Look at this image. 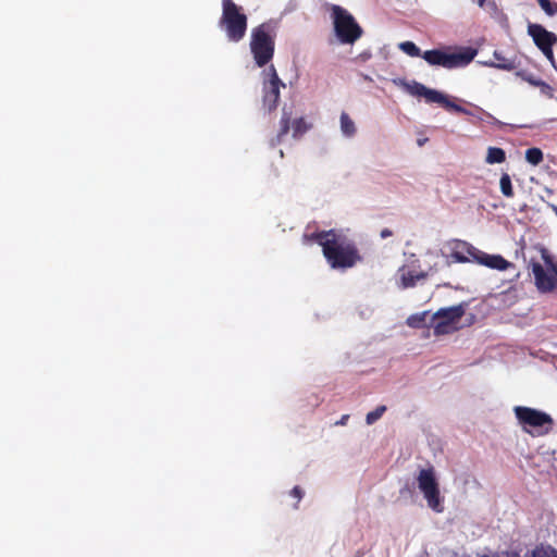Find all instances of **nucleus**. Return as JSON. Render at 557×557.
<instances>
[{
    "label": "nucleus",
    "mask_w": 557,
    "mask_h": 557,
    "mask_svg": "<svg viewBox=\"0 0 557 557\" xmlns=\"http://www.w3.org/2000/svg\"><path fill=\"white\" fill-rule=\"evenodd\" d=\"M399 49L410 57H421L420 48L412 41H404L399 44Z\"/></svg>",
    "instance_id": "26"
},
{
    "label": "nucleus",
    "mask_w": 557,
    "mask_h": 557,
    "mask_svg": "<svg viewBox=\"0 0 557 557\" xmlns=\"http://www.w3.org/2000/svg\"><path fill=\"white\" fill-rule=\"evenodd\" d=\"M476 263L499 271L507 270L511 265V263L500 255H487L481 250L479 251Z\"/></svg>",
    "instance_id": "14"
},
{
    "label": "nucleus",
    "mask_w": 557,
    "mask_h": 557,
    "mask_svg": "<svg viewBox=\"0 0 557 557\" xmlns=\"http://www.w3.org/2000/svg\"><path fill=\"white\" fill-rule=\"evenodd\" d=\"M479 249L467 242L456 239L450 244V258L458 263L476 262Z\"/></svg>",
    "instance_id": "12"
},
{
    "label": "nucleus",
    "mask_w": 557,
    "mask_h": 557,
    "mask_svg": "<svg viewBox=\"0 0 557 557\" xmlns=\"http://www.w3.org/2000/svg\"><path fill=\"white\" fill-rule=\"evenodd\" d=\"M475 54V50L470 48L454 53H446L442 50L433 49L424 51L421 57L430 65H438L450 70L468 65L474 59Z\"/></svg>",
    "instance_id": "10"
},
{
    "label": "nucleus",
    "mask_w": 557,
    "mask_h": 557,
    "mask_svg": "<svg viewBox=\"0 0 557 557\" xmlns=\"http://www.w3.org/2000/svg\"><path fill=\"white\" fill-rule=\"evenodd\" d=\"M418 487L423 494L428 506L435 512L444 511V497L441 496L440 484L433 466L421 469L417 475Z\"/></svg>",
    "instance_id": "6"
},
{
    "label": "nucleus",
    "mask_w": 557,
    "mask_h": 557,
    "mask_svg": "<svg viewBox=\"0 0 557 557\" xmlns=\"http://www.w3.org/2000/svg\"><path fill=\"white\" fill-rule=\"evenodd\" d=\"M341 131L347 137H351L356 134L355 123L346 112H342L341 114Z\"/></svg>",
    "instance_id": "19"
},
{
    "label": "nucleus",
    "mask_w": 557,
    "mask_h": 557,
    "mask_svg": "<svg viewBox=\"0 0 557 557\" xmlns=\"http://www.w3.org/2000/svg\"><path fill=\"white\" fill-rule=\"evenodd\" d=\"M334 236H335V231L330 230V231L317 232V233L311 234L310 236L305 235V238H307L309 240L317 242L323 248V243L330 242V239Z\"/></svg>",
    "instance_id": "20"
},
{
    "label": "nucleus",
    "mask_w": 557,
    "mask_h": 557,
    "mask_svg": "<svg viewBox=\"0 0 557 557\" xmlns=\"http://www.w3.org/2000/svg\"><path fill=\"white\" fill-rule=\"evenodd\" d=\"M499 186L502 194L507 198H512L515 196L511 178L508 173H503L499 180Z\"/></svg>",
    "instance_id": "21"
},
{
    "label": "nucleus",
    "mask_w": 557,
    "mask_h": 557,
    "mask_svg": "<svg viewBox=\"0 0 557 557\" xmlns=\"http://www.w3.org/2000/svg\"><path fill=\"white\" fill-rule=\"evenodd\" d=\"M323 256L333 269H349L362 260L356 244L336 233L323 243Z\"/></svg>",
    "instance_id": "1"
},
{
    "label": "nucleus",
    "mask_w": 557,
    "mask_h": 557,
    "mask_svg": "<svg viewBox=\"0 0 557 557\" xmlns=\"http://www.w3.org/2000/svg\"><path fill=\"white\" fill-rule=\"evenodd\" d=\"M332 17L336 36L341 42L354 44L361 37L362 28L347 10L339 5H333Z\"/></svg>",
    "instance_id": "7"
},
{
    "label": "nucleus",
    "mask_w": 557,
    "mask_h": 557,
    "mask_svg": "<svg viewBox=\"0 0 557 557\" xmlns=\"http://www.w3.org/2000/svg\"><path fill=\"white\" fill-rule=\"evenodd\" d=\"M513 412L523 430L528 433H532L528 429L531 428L536 430L537 434H546L554 424L553 418L548 413L531 407L516 406Z\"/></svg>",
    "instance_id": "9"
},
{
    "label": "nucleus",
    "mask_w": 557,
    "mask_h": 557,
    "mask_svg": "<svg viewBox=\"0 0 557 557\" xmlns=\"http://www.w3.org/2000/svg\"><path fill=\"white\" fill-rule=\"evenodd\" d=\"M506 160V152L504 149L498 147H490L487 149V156L485 161L488 164L503 163Z\"/></svg>",
    "instance_id": "18"
},
{
    "label": "nucleus",
    "mask_w": 557,
    "mask_h": 557,
    "mask_svg": "<svg viewBox=\"0 0 557 557\" xmlns=\"http://www.w3.org/2000/svg\"><path fill=\"white\" fill-rule=\"evenodd\" d=\"M541 9L548 15L557 14V2L550 0H536Z\"/></svg>",
    "instance_id": "28"
},
{
    "label": "nucleus",
    "mask_w": 557,
    "mask_h": 557,
    "mask_svg": "<svg viewBox=\"0 0 557 557\" xmlns=\"http://www.w3.org/2000/svg\"><path fill=\"white\" fill-rule=\"evenodd\" d=\"M476 110H478L479 112L483 113V114H486V112H485L483 109H481V108H476Z\"/></svg>",
    "instance_id": "35"
},
{
    "label": "nucleus",
    "mask_w": 557,
    "mask_h": 557,
    "mask_svg": "<svg viewBox=\"0 0 557 557\" xmlns=\"http://www.w3.org/2000/svg\"><path fill=\"white\" fill-rule=\"evenodd\" d=\"M290 116L292 113L288 112L285 108L282 112V117L280 121V131L276 136V143L280 144L283 139V137L289 132L290 128Z\"/></svg>",
    "instance_id": "17"
},
{
    "label": "nucleus",
    "mask_w": 557,
    "mask_h": 557,
    "mask_svg": "<svg viewBox=\"0 0 557 557\" xmlns=\"http://www.w3.org/2000/svg\"><path fill=\"white\" fill-rule=\"evenodd\" d=\"M219 25L225 32L230 41L238 42L247 32V15L243 12L242 7L233 0H222V15Z\"/></svg>",
    "instance_id": "3"
},
{
    "label": "nucleus",
    "mask_w": 557,
    "mask_h": 557,
    "mask_svg": "<svg viewBox=\"0 0 557 557\" xmlns=\"http://www.w3.org/2000/svg\"><path fill=\"white\" fill-rule=\"evenodd\" d=\"M386 411V406L381 405L376 407L374 410L367 413L366 421L369 425L376 422Z\"/></svg>",
    "instance_id": "27"
},
{
    "label": "nucleus",
    "mask_w": 557,
    "mask_h": 557,
    "mask_svg": "<svg viewBox=\"0 0 557 557\" xmlns=\"http://www.w3.org/2000/svg\"><path fill=\"white\" fill-rule=\"evenodd\" d=\"M290 494L293 497H295L297 499V504L300 502V499L302 498L304 496V492L299 487V486H295L292 491H290Z\"/></svg>",
    "instance_id": "30"
},
{
    "label": "nucleus",
    "mask_w": 557,
    "mask_h": 557,
    "mask_svg": "<svg viewBox=\"0 0 557 557\" xmlns=\"http://www.w3.org/2000/svg\"><path fill=\"white\" fill-rule=\"evenodd\" d=\"M348 419H349V414H344L335 424L336 425H346Z\"/></svg>",
    "instance_id": "32"
},
{
    "label": "nucleus",
    "mask_w": 557,
    "mask_h": 557,
    "mask_svg": "<svg viewBox=\"0 0 557 557\" xmlns=\"http://www.w3.org/2000/svg\"><path fill=\"white\" fill-rule=\"evenodd\" d=\"M541 257L544 267L539 261H530L534 284L540 293L557 292V258L546 248L541 249Z\"/></svg>",
    "instance_id": "4"
},
{
    "label": "nucleus",
    "mask_w": 557,
    "mask_h": 557,
    "mask_svg": "<svg viewBox=\"0 0 557 557\" xmlns=\"http://www.w3.org/2000/svg\"><path fill=\"white\" fill-rule=\"evenodd\" d=\"M268 74H269V81H267L265 83H273L275 75H277V72H276L274 65H271L269 67Z\"/></svg>",
    "instance_id": "31"
},
{
    "label": "nucleus",
    "mask_w": 557,
    "mask_h": 557,
    "mask_svg": "<svg viewBox=\"0 0 557 557\" xmlns=\"http://www.w3.org/2000/svg\"><path fill=\"white\" fill-rule=\"evenodd\" d=\"M406 88L410 95L416 97H422L428 103H437L442 108L450 112L473 115V113L470 110L451 101L447 95L436 89H431L421 83L413 82L412 84H408Z\"/></svg>",
    "instance_id": "8"
},
{
    "label": "nucleus",
    "mask_w": 557,
    "mask_h": 557,
    "mask_svg": "<svg viewBox=\"0 0 557 557\" xmlns=\"http://www.w3.org/2000/svg\"><path fill=\"white\" fill-rule=\"evenodd\" d=\"M309 127L310 126L307 124V122L305 121L304 117L296 119L292 125L293 137L294 138L301 137L309 129Z\"/></svg>",
    "instance_id": "25"
},
{
    "label": "nucleus",
    "mask_w": 557,
    "mask_h": 557,
    "mask_svg": "<svg viewBox=\"0 0 557 557\" xmlns=\"http://www.w3.org/2000/svg\"><path fill=\"white\" fill-rule=\"evenodd\" d=\"M467 304L441 308L431 315V326L435 336L451 334L459 330V323L465 315Z\"/></svg>",
    "instance_id": "5"
},
{
    "label": "nucleus",
    "mask_w": 557,
    "mask_h": 557,
    "mask_svg": "<svg viewBox=\"0 0 557 557\" xmlns=\"http://www.w3.org/2000/svg\"><path fill=\"white\" fill-rule=\"evenodd\" d=\"M528 35L532 37L535 46L542 53L554 63L553 47L557 44V35L548 32L543 25L535 23L528 25Z\"/></svg>",
    "instance_id": "11"
},
{
    "label": "nucleus",
    "mask_w": 557,
    "mask_h": 557,
    "mask_svg": "<svg viewBox=\"0 0 557 557\" xmlns=\"http://www.w3.org/2000/svg\"><path fill=\"white\" fill-rule=\"evenodd\" d=\"M285 84L275 75L273 83L263 84V106L271 112L277 108L280 101V88Z\"/></svg>",
    "instance_id": "13"
},
{
    "label": "nucleus",
    "mask_w": 557,
    "mask_h": 557,
    "mask_svg": "<svg viewBox=\"0 0 557 557\" xmlns=\"http://www.w3.org/2000/svg\"><path fill=\"white\" fill-rule=\"evenodd\" d=\"M543 159V151L540 148L532 147L525 151V160L532 165H539Z\"/></svg>",
    "instance_id": "22"
},
{
    "label": "nucleus",
    "mask_w": 557,
    "mask_h": 557,
    "mask_svg": "<svg viewBox=\"0 0 557 557\" xmlns=\"http://www.w3.org/2000/svg\"><path fill=\"white\" fill-rule=\"evenodd\" d=\"M426 140H428V138H420V139H418V145L421 147L425 144Z\"/></svg>",
    "instance_id": "34"
},
{
    "label": "nucleus",
    "mask_w": 557,
    "mask_h": 557,
    "mask_svg": "<svg viewBox=\"0 0 557 557\" xmlns=\"http://www.w3.org/2000/svg\"><path fill=\"white\" fill-rule=\"evenodd\" d=\"M424 273H414L412 271H408L401 275V282L404 287H412L416 285L418 280L424 278Z\"/></svg>",
    "instance_id": "24"
},
{
    "label": "nucleus",
    "mask_w": 557,
    "mask_h": 557,
    "mask_svg": "<svg viewBox=\"0 0 557 557\" xmlns=\"http://www.w3.org/2000/svg\"><path fill=\"white\" fill-rule=\"evenodd\" d=\"M406 323L412 329L432 327L429 311L411 314L408 317Z\"/></svg>",
    "instance_id": "16"
},
{
    "label": "nucleus",
    "mask_w": 557,
    "mask_h": 557,
    "mask_svg": "<svg viewBox=\"0 0 557 557\" xmlns=\"http://www.w3.org/2000/svg\"><path fill=\"white\" fill-rule=\"evenodd\" d=\"M532 557H557V550L550 546L536 547L533 550Z\"/></svg>",
    "instance_id": "29"
},
{
    "label": "nucleus",
    "mask_w": 557,
    "mask_h": 557,
    "mask_svg": "<svg viewBox=\"0 0 557 557\" xmlns=\"http://www.w3.org/2000/svg\"><path fill=\"white\" fill-rule=\"evenodd\" d=\"M494 61L491 62V66L505 70V71H512L517 67V62L515 58H506L502 52L495 51L494 54Z\"/></svg>",
    "instance_id": "15"
},
{
    "label": "nucleus",
    "mask_w": 557,
    "mask_h": 557,
    "mask_svg": "<svg viewBox=\"0 0 557 557\" xmlns=\"http://www.w3.org/2000/svg\"><path fill=\"white\" fill-rule=\"evenodd\" d=\"M380 235L382 238H387L393 235V232L389 228H383Z\"/></svg>",
    "instance_id": "33"
},
{
    "label": "nucleus",
    "mask_w": 557,
    "mask_h": 557,
    "mask_svg": "<svg viewBox=\"0 0 557 557\" xmlns=\"http://www.w3.org/2000/svg\"><path fill=\"white\" fill-rule=\"evenodd\" d=\"M517 76L521 77L523 81L528 82L530 85L534 87H541V88H548V84L545 83L543 79L535 77L532 74H528L523 71H519L516 73Z\"/></svg>",
    "instance_id": "23"
},
{
    "label": "nucleus",
    "mask_w": 557,
    "mask_h": 557,
    "mask_svg": "<svg viewBox=\"0 0 557 557\" xmlns=\"http://www.w3.org/2000/svg\"><path fill=\"white\" fill-rule=\"evenodd\" d=\"M275 29L271 23H262L251 30L250 51L259 67L265 66L274 55Z\"/></svg>",
    "instance_id": "2"
}]
</instances>
